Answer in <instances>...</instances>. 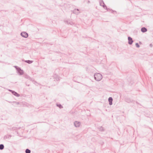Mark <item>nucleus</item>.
Listing matches in <instances>:
<instances>
[{"mask_svg": "<svg viewBox=\"0 0 153 153\" xmlns=\"http://www.w3.org/2000/svg\"><path fill=\"white\" fill-rule=\"evenodd\" d=\"M94 78L97 81H100L102 78V76L99 73H97L94 75Z\"/></svg>", "mask_w": 153, "mask_h": 153, "instance_id": "obj_1", "label": "nucleus"}, {"mask_svg": "<svg viewBox=\"0 0 153 153\" xmlns=\"http://www.w3.org/2000/svg\"><path fill=\"white\" fill-rule=\"evenodd\" d=\"M21 36L24 37L26 38L28 37V35L27 33L25 32H22L21 33Z\"/></svg>", "mask_w": 153, "mask_h": 153, "instance_id": "obj_2", "label": "nucleus"}, {"mask_svg": "<svg viewBox=\"0 0 153 153\" xmlns=\"http://www.w3.org/2000/svg\"><path fill=\"white\" fill-rule=\"evenodd\" d=\"M128 43L129 44H131L133 42L132 39L130 37H128Z\"/></svg>", "mask_w": 153, "mask_h": 153, "instance_id": "obj_3", "label": "nucleus"}, {"mask_svg": "<svg viewBox=\"0 0 153 153\" xmlns=\"http://www.w3.org/2000/svg\"><path fill=\"white\" fill-rule=\"evenodd\" d=\"M113 100V99L111 97H110L108 99V101L109 102V104L110 105H111L112 104V101Z\"/></svg>", "mask_w": 153, "mask_h": 153, "instance_id": "obj_4", "label": "nucleus"}, {"mask_svg": "<svg viewBox=\"0 0 153 153\" xmlns=\"http://www.w3.org/2000/svg\"><path fill=\"white\" fill-rule=\"evenodd\" d=\"M74 124L76 127H78L79 126L80 123L79 122H76L74 123Z\"/></svg>", "mask_w": 153, "mask_h": 153, "instance_id": "obj_5", "label": "nucleus"}, {"mask_svg": "<svg viewBox=\"0 0 153 153\" xmlns=\"http://www.w3.org/2000/svg\"><path fill=\"white\" fill-rule=\"evenodd\" d=\"M141 31L143 32H145L147 31V30L145 27H143L141 29Z\"/></svg>", "mask_w": 153, "mask_h": 153, "instance_id": "obj_6", "label": "nucleus"}, {"mask_svg": "<svg viewBox=\"0 0 153 153\" xmlns=\"http://www.w3.org/2000/svg\"><path fill=\"white\" fill-rule=\"evenodd\" d=\"M19 72L20 73V74H23V71L21 69L19 70Z\"/></svg>", "mask_w": 153, "mask_h": 153, "instance_id": "obj_7", "label": "nucleus"}, {"mask_svg": "<svg viewBox=\"0 0 153 153\" xmlns=\"http://www.w3.org/2000/svg\"><path fill=\"white\" fill-rule=\"evenodd\" d=\"M4 145L2 144H1L0 145V149H4Z\"/></svg>", "mask_w": 153, "mask_h": 153, "instance_id": "obj_8", "label": "nucleus"}, {"mask_svg": "<svg viewBox=\"0 0 153 153\" xmlns=\"http://www.w3.org/2000/svg\"><path fill=\"white\" fill-rule=\"evenodd\" d=\"M25 152L26 153H30V150L27 149L25 151Z\"/></svg>", "mask_w": 153, "mask_h": 153, "instance_id": "obj_9", "label": "nucleus"}, {"mask_svg": "<svg viewBox=\"0 0 153 153\" xmlns=\"http://www.w3.org/2000/svg\"><path fill=\"white\" fill-rule=\"evenodd\" d=\"M137 48H139L140 47V46L139 45V44L137 43H136L135 44Z\"/></svg>", "mask_w": 153, "mask_h": 153, "instance_id": "obj_10", "label": "nucleus"}, {"mask_svg": "<svg viewBox=\"0 0 153 153\" xmlns=\"http://www.w3.org/2000/svg\"><path fill=\"white\" fill-rule=\"evenodd\" d=\"M14 95L17 97L19 96V95L16 93H15V94H14Z\"/></svg>", "mask_w": 153, "mask_h": 153, "instance_id": "obj_11", "label": "nucleus"}, {"mask_svg": "<svg viewBox=\"0 0 153 153\" xmlns=\"http://www.w3.org/2000/svg\"><path fill=\"white\" fill-rule=\"evenodd\" d=\"M29 61L30 62H29V63H31L32 62L31 61Z\"/></svg>", "mask_w": 153, "mask_h": 153, "instance_id": "obj_12", "label": "nucleus"}]
</instances>
